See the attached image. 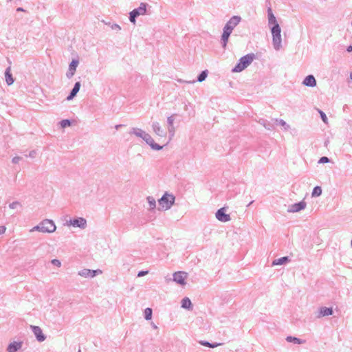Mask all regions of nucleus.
<instances>
[{
  "mask_svg": "<svg viewBox=\"0 0 352 352\" xmlns=\"http://www.w3.org/2000/svg\"><path fill=\"white\" fill-rule=\"evenodd\" d=\"M153 311L152 309L148 307L144 309V318L146 320H151L152 318Z\"/></svg>",
  "mask_w": 352,
  "mask_h": 352,
  "instance_id": "34",
  "label": "nucleus"
},
{
  "mask_svg": "<svg viewBox=\"0 0 352 352\" xmlns=\"http://www.w3.org/2000/svg\"><path fill=\"white\" fill-rule=\"evenodd\" d=\"M59 124L62 128H66L67 126H69L72 124V122L69 119H65V120H62L59 122Z\"/></svg>",
  "mask_w": 352,
  "mask_h": 352,
  "instance_id": "35",
  "label": "nucleus"
},
{
  "mask_svg": "<svg viewBox=\"0 0 352 352\" xmlns=\"http://www.w3.org/2000/svg\"><path fill=\"white\" fill-rule=\"evenodd\" d=\"M329 159L327 157H322L320 158L319 161H318V163L319 164H324V163H328L329 162Z\"/></svg>",
  "mask_w": 352,
  "mask_h": 352,
  "instance_id": "38",
  "label": "nucleus"
},
{
  "mask_svg": "<svg viewBox=\"0 0 352 352\" xmlns=\"http://www.w3.org/2000/svg\"><path fill=\"white\" fill-rule=\"evenodd\" d=\"M252 203H253V201H250V204L248 205V206L252 205Z\"/></svg>",
  "mask_w": 352,
  "mask_h": 352,
  "instance_id": "48",
  "label": "nucleus"
},
{
  "mask_svg": "<svg viewBox=\"0 0 352 352\" xmlns=\"http://www.w3.org/2000/svg\"><path fill=\"white\" fill-rule=\"evenodd\" d=\"M199 343L202 346H207V347H209V348H215V347L222 344L221 343H217V342L210 343V342H209L208 341H204V340L200 341Z\"/></svg>",
  "mask_w": 352,
  "mask_h": 352,
  "instance_id": "29",
  "label": "nucleus"
},
{
  "mask_svg": "<svg viewBox=\"0 0 352 352\" xmlns=\"http://www.w3.org/2000/svg\"><path fill=\"white\" fill-rule=\"evenodd\" d=\"M255 58V55L254 54H248L243 56H242L239 60L238 63L235 65V67L232 69V72H241L246 67H248L253 61Z\"/></svg>",
  "mask_w": 352,
  "mask_h": 352,
  "instance_id": "1",
  "label": "nucleus"
},
{
  "mask_svg": "<svg viewBox=\"0 0 352 352\" xmlns=\"http://www.w3.org/2000/svg\"><path fill=\"white\" fill-rule=\"evenodd\" d=\"M111 28L113 30H120L121 28L119 25L113 23L111 25Z\"/></svg>",
  "mask_w": 352,
  "mask_h": 352,
  "instance_id": "41",
  "label": "nucleus"
},
{
  "mask_svg": "<svg viewBox=\"0 0 352 352\" xmlns=\"http://www.w3.org/2000/svg\"><path fill=\"white\" fill-rule=\"evenodd\" d=\"M241 17L240 16L234 15L232 16L226 23L223 28L232 32L233 30L240 23L241 21Z\"/></svg>",
  "mask_w": 352,
  "mask_h": 352,
  "instance_id": "5",
  "label": "nucleus"
},
{
  "mask_svg": "<svg viewBox=\"0 0 352 352\" xmlns=\"http://www.w3.org/2000/svg\"><path fill=\"white\" fill-rule=\"evenodd\" d=\"M350 78L352 80V72L350 73Z\"/></svg>",
  "mask_w": 352,
  "mask_h": 352,
  "instance_id": "49",
  "label": "nucleus"
},
{
  "mask_svg": "<svg viewBox=\"0 0 352 352\" xmlns=\"http://www.w3.org/2000/svg\"><path fill=\"white\" fill-rule=\"evenodd\" d=\"M148 274V271H140L138 274V277H142Z\"/></svg>",
  "mask_w": 352,
  "mask_h": 352,
  "instance_id": "42",
  "label": "nucleus"
},
{
  "mask_svg": "<svg viewBox=\"0 0 352 352\" xmlns=\"http://www.w3.org/2000/svg\"><path fill=\"white\" fill-rule=\"evenodd\" d=\"M146 199L149 206V210L155 209L156 207L155 199L151 196L147 197Z\"/></svg>",
  "mask_w": 352,
  "mask_h": 352,
  "instance_id": "30",
  "label": "nucleus"
},
{
  "mask_svg": "<svg viewBox=\"0 0 352 352\" xmlns=\"http://www.w3.org/2000/svg\"><path fill=\"white\" fill-rule=\"evenodd\" d=\"M286 341L288 342H293V343L297 344H304L305 342V340H301L298 338L294 337L292 336H287L286 338Z\"/></svg>",
  "mask_w": 352,
  "mask_h": 352,
  "instance_id": "26",
  "label": "nucleus"
},
{
  "mask_svg": "<svg viewBox=\"0 0 352 352\" xmlns=\"http://www.w3.org/2000/svg\"><path fill=\"white\" fill-rule=\"evenodd\" d=\"M65 226L79 228L83 230L87 228V220L83 217H76L74 219H70L69 220L67 221Z\"/></svg>",
  "mask_w": 352,
  "mask_h": 352,
  "instance_id": "4",
  "label": "nucleus"
},
{
  "mask_svg": "<svg viewBox=\"0 0 352 352\" xmlns=\"http://www.w3.org/2000/svg\"><path fill=\"white\" fill-rule=\"evenodd\" d=\"M78 63H79L78 60H76V59L72 60V61L69 63L68 69H69L70 71L76 72Z\"/></svg>",
  "mask_w": 352,
  "mask_h": 352,
  "instance_id": "31",
  "label": "nucleus"
},
{
  "mask_svg": "<svg viewBox=\"0 0 352 352\" xmlns=\"http://www.w3.org/2000/svg\"><path fill=\"white\" fill-rule=\"evenodd\" d=\"M307 204L304 201H299L298 203L292 204L287 209L288 212H297L306 208Z\"/></svg>",
  "mask_w": 352,
  "mask_h": 352,
  "instance_id": "8",
  "label": "nucleus"
},
{
  "mask_svg": "<svg viewBox=\"0 0 352 352\" xmlns=\"http://www.w3.org/2000/svg\"><path fill=\"white\" fill-rule=\"evenodd\" d=\"M289 261H290V259H289V256H283V257L274 260L272 263V265L275 266V265H284V264L287 263V262H289Z\"/></svg>",
  "mask_w": 352,
  "mask_h": 352,
  "instance_id": "23",
  "label": "nucleus"
},
{
  "mask_svg": "<svg viewBox=\"0 0 352 352\" xmlns=\"http://www.w3.org/2000/svg\"><path fill=\"white\" fill-rule=\"evenodd\" d=\"M302 84L307 87H314L316 85V80L315 77L311 74L305 78Z\"/></svg>",
  "mask_w": 352,
  "mask_h": 352,
  "instance_id": "17",
  "label": "nucleus"
},
{
  "mask_svg": "<svg viewBox=\"0 0 352 352\" xmlns=\"http://www.w3.org/2000/svg\"><path fill=\"white\" fill-rule=\"evenodd\" d=\"M148 4L146 3H141L138 8L133 9L131 12H135L136 16L144 15L146 12V7Z\"/></svg>",
  "mask_w": 352,
  "mask_h": 352,
  "instance_id": "16",
  "label": "nucleus"
},
{
  "mask_svg": "<svg viewBox=\"0 0 352 352\" xmlns=\"http://www.w3.org/2000/svg\"><path fill=\"white\" fill-rule=\"evenodd\" d=\"M152 326H153V327L154 329H157V326H156L155 324H152Z\"/></svg>",
  "mask_w": 352,
  "mask_h": 352,
  "instance_id": "47",
  "label": "nucleus"
},
{
  "mask_svg": "<svg viewBox=\"0 0 352 352\" xmlns=\"http://www.w3.org/2000/svg\"><path fill=\"white\" fill-rule=\"evenodd\" d=\"M208 70H204V71H202L199 75L197 76V81L198 82H203L204 80H205V79L207 78L208 76Z\"/></svg>",
  "mask_w": 352,
  "mask_h": 352,
  "instance_id": "33",
  "label": "nucleus"
},
{
  "mask_svg": "<svg viewBox=\"0 0 352 352\" xmlns=\"http://www.w3.org/2000/svg\"><path fill=\"white\" fill-rule=\"evenodd\" d=\"M6 228L4 226H0V234H2L5 232Z\"/></svg>",
  "mask_w": 352,
  "mask_h": 352,
  "instance_id": "43",
  "label": "nucleus"
},
{
  "mask_svg": "<svg viewBox=\"0 0 352 352\" xmlns=\"http://www.w3.org/2000/svg\"><path fill=\"white\" fill-rule=\"evenodd\" d=\"M195 80H192V82H187L188 83H190V82H195Z\"/></svg>",
  "mask_w": 352,
  "mask_h": 352,
  "instance_id": "50",
  "label": "nucleus"
},
{
  "mask_svg": "<svg viewBox=\"0 0 352 352\" xmlns=\"http://www.w3.org/2000/svg\"><path fill=\"white\" fill-rule=\"evenodd\" d=\"M152 129L158 136L165 137L166 135V131L161 127L160 123L157 122H153Z\"/></svg>",
  "mask_w": 352,
  "mask_h": 352,
  "instance_id": "14",
  "label": "nucleus"
},
{
  "mask_svg": "<svg viewBox=\"0 0 352 352\" xmlns=\"http://www.w3.org/2000/svg\"><path fill=\"white\" fill-rule=\"evenodd\" d=\"M31 327L32 328L33 331H34L35 336H36L38 340L43 341L44 340V338L42 335L41 329L36 326H32Z\"/></svg>",
  "mask_w": 352,
  "mask_h": 352,
  "instance_id": "25",
  "label": "nucleus"
},
{
  "mask_svg": "<svg viewBox=\"0 0 352 352\" xmlns=\"http://www.w3.org/2000/svg\"><path fill=\"white\" fill-rule=\"evenodd\" d=\"M137 18L136 15L135 14V12H130L129 13V21L133 23H135V19Z\"/></svg>",
  "mask_w": 352,
  "mask_h": 352,
  "instance_id": "36",
  "label": "nucleus"
},
{
  "mask_svg": "<svg viewBox=\"0 0 352 352\" xmlns=\"http://www.w3.org/2000/svg\"><path fill=\"white\" fill-rule=\"evenodd\" d=\"M175 115H171L170 116H168L167 118V124H168V131L169 135L171 138H173L175 135V126L173 125L174 120H175Z\"/></svg>",
  "mask_w": 352,
  "mask_h": 352,
  "instance_id": "10",
  "label": "nucleus"
},
{
  "mask_svg": "<svg viewBox=\"0 0 352 352\" xmlns=\"http://www.w3.org/2000/svg\"><path fill=\"white\" fill-rule=\"evenodd\" d=\"M333 313V311L331 307H321L318 309V313L316 317L320 318L324 316H331Z\"/></svg>",
  "mask_w": 352,
  "mask_h": 352,
  "instance_id": "11",
  "label": "nucleus"
},
{
  "mask_svg": "<svg viewBox=\"0 0 352 352\" xmlns=\"http://www.w3.org/2000/svg\"><path fill=\"white\" fill-rule=\"evenodd\" d=\"M23 342H13L10 343L7 349L8 352H16L22 347Z\"/></svg>",
  "mask_w": 352,
  "mask_h": 352,
  "instance_id": "20",
  "label": "nucleus"
},
{
  "mask_svg": "<svg viewBox=\"0 0 352 352\" xmlns=\"http://www.w3.org/2000/svg\"><path fill=\"white\" fill-rule=\"evenodd\" d=\"M78 352H81V350L79 349Z\"/></svg>",
  "mask_w": 352,
  "mask_h": 352,
  "instance_id": "51",
  "label": "nucleus"
},
{
  "mask_svg": "<svg viewBox=\"0 0 352 352\" xmlns=\"http://www.w3.org/2000/svg\"><path fill=\"white\" fill-rule=\"evenodd\" d=\"M346 51H347L348 52H352V45H349V46L347 47V48H346Z\"/></svg>",
  "mask_w": 352,
  "mask_h": 352,
  "instance_id": "45",
  "label": "nucleus"
},
{
  "mask_svg": "<svg viewBox=\"0 0 352 352\" xmlns=\"http://www.w3.org/2000/svg\"><path fill=\"white\" fill-rule=\"evenodd\" d=\"M129 133L130 134H133L135 136L142 138L143 140H144V139L146 138V137L148 134V133H146V131H143L142 129H139V128H136V127H133L131 129Z\"/></svg>",
  "mask_w": 352,
  "mask_h": 352,
  "instance_id": "15",
  "label": "nucleus"
},
{
  "mask_svg": "<svg viewBox=\"0 0 352 352\" xmlns=\"http://www.w3.org/2000/svg\"><path fill=\"white\" fill-rule=\"evenodd\" d=\"M319 112H320V117H321L322 121L324 122H327V118L326 114L323 111H319Z\"/></svg>",
  "mask_w": 352,
  "mask_h": 352,
  "instance_id": "39",
  "label": "nucleus"
},
{
  "mask_svg": "<svg viewBox=\"0 0 352 352\" xmlns=\"http://www.w3.org/2000/svg\"><path fill=\"white\" fill-rule=\"evenodd\" d=\"M102 274V271L100 270H89V269H83L78 272V274L80 276L85 278H94L98 274Z\"/></svg>",
  "mask_w": 352,
  "mask_h": 352,
  "instance_id": "7",
  "label": "nucleus"
},
{
  "mask_svg": "<svg viewBox=\"0 0 352 352\" xmlns=\"http://www.w3.org/2000/svg\"><path fill=\"white\" fill-rule=\"evenodd\" d=\"M6 81L8 85H11L14 82V78L11 73V67H8L5 72Z\"/></svg>",
  "mask_w": 352,
  "mask_h": 352,
  "instance_id": "24",
  "label": "nucleus"
},
{
  "mask_svg": "<svg viewBox=\"0 0 352 352\" xmlns=\"http://www.w3.org/2000/svg\"><path fill=\"white\" fill-rule=\"evenodd\" d=\"M39 229V227L38 226H36L34 228H33L30 231H33L34 230H38Z\"/></svg>",
  "mask_w": 352,
  "mask_h": 352,
  "instance_id": "46",
  "label": "nucleus"
},
{
  "mask_svg": "<svg viewBox=\"0 0 352 352\" xmlns=\"http://www.w3.org/2000/svg\"><path fill=\"white\" fill-rule=\"evenodd\" d=\"M74 74H75L74 71H70L69 69H68V71L66 73V76L68 78H71L74 75Z\"/></svg>",
  "mask_w": 352,
  "mask_h": 352,
  "instance_id": "40",
  "label": "nucleus"
},
{
  "mask_svg": "<svg viewBox=\"0 0 352 352\" xmlns=\"http://www.w3.org/2000/svg\"><path fill=\"white\" fill-rule=\"evenodd\" d=\"M322 194V188L320 186H316L314 188L313 190H312V192H311V196L312 197H319L320 195H321Z\"/></svg>",
  "mask_w": 352,
  "mask_h": 352,
  "instance_id": "32",
  "label": "nucleus"
},
{
  "mask_svg": "<svg viewBox=\"0 0 352 352\" xmlns=\"http://www.w3.org/2000/svg\"><path fill=\"white\" fill-rule=\"evenodd\" d=\"M182 307L188 310L192 309V305L190 300L188 297H185L182 300Z\"/></svg>",
  "mask_w": 352,
  "mask_h": 352,
  "instance_id": "27",
  "label": "nucleus"
},
{
  "mask_svg": "<svg viewBox=\"0 0 352 352\" xmlns=\"http://www.w3.org/2000/svg\"><path fill=\"white\" fill-rule=\"evenodd\" d=\"M226 209L224 207L219 209L215 213L216 218L219 221L223 222V223L230 221L231 218H230V214H226Z\"/></svg>",
  "mask_w": 352,
  "mask_h": 352,
  "instance_id": "6",
  "label": "nucleus"
},
{
  "mask_svg": "<svg viewBox=\"0 0 352 352\" xmlns=\"http://www.w3.org/2000/svg\"><path fill=\"white\" fill-rule=\"evenodd\" d=\"M20 160L19 157H15L12 159L13 163H18Z\"/></svg>",
  "mask_w": 352,
  "mask_h": 352,
  "instance_id": "44",
  "label": "nucleus"
},
{
  "mask_svg": "<svg viewBox=\"0 0 352 352\" xmlns=\"http://www.w3.org/2000/svg\"><path fill=\"white\" fill-rule=\"evenodd\" d=\"M267 16H268V25L270 26V28L272 25L278 24L274 14L272 12L271 8H269L267 9Z\"/></svg>",
  "mask_w": 352,
  "mask_h": 352,
  "instance_id": "21",
  "label": "nucleus"
},
{
  "mask_svg": "<svg viewBox=\"0 0 352 352\" xmlns=\"http://www.w3.org/2000/svg\"><path fill=\"white\" fill-rule=\"evenodd\" d=\"M81 87L80 82H76L69 94L67 97V100H72L78 94Z\"/></svg>",
  "mask_w": 352,
  "mask_h": 352,
  "instance_id": "18",
  "label": "nucleus"
},
{
  "mask_svg": "<svg viewBox=\"0 0 352 352\" xmlns=\"http://www.w3.org/2000/svg\"><path fill=\"white\" fill-rule=\"evenodd\" d=\"M56 226L51 219H45V232L52 233L55 232Z\"/></svg>",
  "mask_w": 352,
  "mask_h": 352,
  "instance_id": "19",
  "label": "nucleus"
},
{
  "mask_svg": "<svg viewBox=\"0 0 352 352\" xmlns=\"http://www.w3.org/2000/svg\"><path fill=\"white\" fill-rule=\"evenodd\" d=\"M272 121H274L275 124H279L281 126H283L285 131L289 130L290 128L289 125L282 119L275 118L273 119Z\"/></svg>",
  "mask_w": 352,
  "mask_h": 352,
  "instance_id": "28",
  "label": "nucleus"
},
{
  "mask_svg": "<svg viewBox=\"0 0 352 352\" xmlns=\"http://www.w3.org/2000/svg\"><path fill=\"white\" fill-rule=\"evenodd\" d=\"M271 32L272 34V44L275 50H279L281 47V28L279 24H276L275 25H272L271 28Z\"/></svg>",
  "mask_w": 352,
  "mask_h": 352,
  "instance_id": "2",
  "label": "nucleus"
},
{
  "mask_svg": "<svg viewBox=\"0 0 352 352\" xmlns=\"http://www.w3.org/2000/svg\"><path fill=\"white\" fill-rule=\"evenodd\" d=\"M258 123H260L261 125H263L266 129L272 131L274 129V124H273L272 122L268 121L265 119H260L258 121Z\"/></svg>",
  "mask_w": 352,
  "mask_h": 352,
  "instance_id": "22",
  "label": "nucleus"
},
{
  "mask_svg": "<svg viewBox=\"0 0 352 352\" xmlns=\"http://www.w3.org/2000/svg\"><path fill=\"white\" fill-rule=\"evenodd\" d=\"M232 32L225 28H223V33L221 36V43L222 47L225 50L227 47V44L229 40V37Z\"/></svg>",
  "mask_w": 352,
  "mask_h": 352,
  "instance_id": "12",
  "label": "nucleus"
},
{
  "mask_svg": "<svg viewBox=\"0 0 352 352\" xmlns=\"http://www.w3.org/2000/svg\"><path fill=\"white\" fill-rule=\"evenodd\" d=\"M145 142L148 144L153 150L160 151L163 146H160L158 144L155 143L151 136L150 134H148L146 138L144 139Z\"/></svg>",
  "mask_w": 352,
  "mask_h": 352,
  "instance_id": "13",
  "label": "nucleus"
},
{
  "mask_svg": "<svg viewBox=\"0 0 352 352\" xmlns=\"http://www.w3.org/2000/svg\"><path fill=\"white\" fill-rule=\"evenodd\" d=\"M52 265L60 267L61 266V262L58 259H53L51 261Z\"/></svg>",
  "mask_w": 352,
  "mask_h": 352,
  "instance_id": "37",
  "label": "nucleus"
},
{
  "mask_svg": "<svg viewBox=\"0 0 352 352\" xmlns=\"http://www.w3.org/2000/svg\"><path fill=\"white\" fill-rule=\"evenodd\" d=\"M175 200V197L173 195L165 192L158 200V203L162 210H167L174 204Z\"/></svg>",
  "mask_w": 352,
  "mask_h": 352,
  "instance_id": "3",
  "label": "nucleus"
},
{
  "mask_svg": "<svg viewBox=\"0 0 352 352\" xmlns=\"http://www.w3.org/2000/svg\"><path fill=\"white\" fill-rule=\"evenodd\" d=\"M186 277L187 273L184 272L179 271L173 274V280L181 285L186 284L185 279Z\"/></svg>",
  "mask_w": 352,
  "mask_h": 352,
  "instance_id": "9",
  "label": "nucleus"
}]
</instances>
